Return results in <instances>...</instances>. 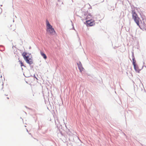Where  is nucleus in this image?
Returning a JSON list of instances; mask_svg holds the SVG:
<instances>
[{
  "mask_svg": "<svg viewBox=\"0 0 146 146\" xmlns=\"http://www.w3.org/2000/svg\"><path fill=\"white\" fill-rule=\"evenodd\" d=\"M46 31L49 34L52 35H54L55 33V31L54 28L50 25L49 21L48 20H46Z\"/></svg>",
  "mask_w": 146,
  "mask_h": 146,
  "instance_id": "nucleus-1",
  "label": "nucleus"
},
{
  "mask_svg": "<svg viewBox=\"0 0 146 146\" xmlns=\"http://www.w3.org/2000/svg\"><path fill=\"white\" fill-rule=\"evenodd\" d=\"M132 18L137 25L141 29V26L139 25V21H141L140 18L138 17V15L134 10H133L132 11Z\"/></svg>",
  "mask_w": 146,
  "mask_h": 146,
  "instance_id": "nucleus-2",
  "label": "nucleus"
},
{
  "mask_svg": "<svg viewBox=\"0 0 146 146\" xmlns=\"http://www.w3.org/2000/svg\"><path fill=\"white\" fill-rule=\"evenodd\" d=\"M22 56L27 63L29 64H31L33 63L32 57L30 54L27 55V53L24 52L22 54Z\"/></svg>",
  "mask_w": 146,
  "mask_h": 146,
  "instance_id": "nucleus-3",
  "label": "nucleus"
},
{
  "mask_svg": "<svg viewBox=\"0 0 146 146\" xmlns=\"http://www.w3.org/2000/svg\"><path fill=\"white\" fill-rule=\"evenodd\" d=\"M86 23L87 26H92L95 25L94 21L92 19L86 21Z\"/></svg>",
  "mask_w": 146,
  "mask_h": 146,
  "instance_id": "nucleus-4",
  "label": "nucleus"
},
{
  "mask_svg": "<svg viewBox=\"0 0 146 146\" xmlns=\"http://www.w3.org/2000/svg\"><path fill=\"white\" fill-rule=\"evenodd\" d=\"M78 68L81 72L83 70L84 68L82 67V65L81 62H80L77 64Z\"/></svg>",
  "mask_w": 146,
  "mask_h": 146,
  "instance_id": "nucleus-5",
  "label": "nucleus"
},
{
  "mask_svg": "<svg viewBox=\"0 0 146 146\" xmlns=\"http://www.w3.org/2000/svg\"><path fill=\"white\" fill-rule=\"evenodd\" d=\"M92 15L90 14H88L87 15L85 19L88 20L92 19Z\"/></svg>",
  "mask_w": 146,
  "mask_h": 146,
  "instance_id": "nucleus-6",
  "label": "nucleus"
},
{
  "mask_svg": "<svg viewBox=\"0 0 146 146\" xmlns=\"http://www.w3.org/2000/svg\"><path fill=\"white\" fill-rule=\"evenodd\" d=\"M134 68L136 72L139 73L140 70L139 69L138 66L137 64L133 65Z\"/></svg>",
  "mask_w": 146,
  "mask_h": 146,
  "instance_id": "nucleus-7",
  "label": "nucleus"
},
{
  "mask_svg": "<svg viewBox=\"0 0 146 146\" xmlns=\"http://www.w3.org/2000/svg\"><path fill=\"white\" fill-rule=\"evenodd\" d=\"M40 53L41 55L43 57L44 59H46L47 58V56L44 53L41 51Z\"/></svg>",
  "mask_w": 146,
  "mask_h": 146,
  "instance_id": "nucleus-8",
  "label": "nucleus"
},
{
  "mask_svg": "<svg viewBox=\"0 0 146 146\" xmlns=\"http://www.w3.org/2000/svg\"><path fill=\"white\" fill-rule=\"evenodd\" d=\"M19 63L21 64V66L22 67V66H24L25 67V66L24 65L23 63L22 62V61L19 60Z\"/></svg>",
  "mask_w": 146,
  "mask_h": 146,
  "instance_id": "nucleus-9",
  "label": "nucleus"
},
{
  "mask_svg": "<svg viewBox=\"0 0 146 146\" xmlns=\"http://www.w3.org/2000/svg\"><path fill=\"white\" fill-rule=\"evenodd\" d=\"M133 65L136 64V61L135 60L134 58H133Z\"/></svg>",
  "mask_w": 146,
  "mask_h": 146,
  "instance_id": "nucleus-10",
  "label": "nucleus"
},
{
  "mask_svg": "<svg viewBox=\"0 0 146 146\" xmlns=\"http://www.w3.org/2000/svg\"><path fill=\"white\" fill-rule=\"evenodd\" d=\"M141 23L142 24V25H141V26H143L144 27V26H145V23H143V24L142 22H141Z\"/></svg>",
  "mask_w": 146,
  "mask_h": 146,
  "instance_id": "nucleus-11",
  "label": "nucleus"
},
{
  "mask_svg": "<svg viewBox=\"0 0 146 146\" xmlns=\"http://www.w3.org/2000/svg\"><path fill=\"white\" fill-rule=\"evenodd\" d=\"M1 76V78L2 77V76H1H1Z\"/></svg>",
  "mask_w": 146,
  "mask_h": 146,
  "instance_id": "nucleus-12",
  "label": "nucleus"
},
{
  "mask_svg": "<svg viewBox=\"0 0 146 146\" xmlns=\"http://www.w3.org/2000/svg\"><path fill=\"white\" fill-rule=\"evenodd\" d=\"M36 78L37 80H38L37 78Z\"/></svg>",
  "mask_w": 146,
  "mask_h": 146,
  "instance_id": "nucleus-13",
  "label": "nucleus"
}]
</instances>
